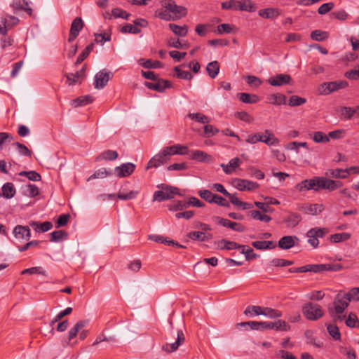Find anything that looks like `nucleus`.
I'll use <instances>...</instances> for the list:
<instances>
[{"instance_id":"cd10ccee","label":"nucleus","mask_w":359,"mask_h":359,"mask_svg":"<svg viewBox=\"0 0 359 359\" xmlns=\"http://www.w3.org/2000/svg\"><path fill=\"white\" fill-rule=\"evenodd\" d=\"M187 237L193 241H205L212 238V233H205L203 231H191Z\"/></svg>"},{"instance_id":"e433bc0d","label":"nucleus","mask_w":359,"mask_h":359,"mask_svg":"<svg viewBox=\"0 0 359 359\" xmlns=\"http://www.w3.org/2000/svg\"><path fill=\"white\" fill-rule=\"evenodd\" d=\"M15 194V189L13 183L6 182L2 187V194L3 196L6 198H11Z\"/></svg>"},{"instance_id":"f704fd0d","label":"nucleus","mask_w":359,"mask_h":359,"mask_svg":"<svg viewBox=\"0 0 359 359\" xmlns=\"http://www.w3.org/2000/svg\"><path fill=\"white\" fill-rule=\"evenodd\" d=\"M238 10L254 12L256 11V6L251 0L238 1Z\"/></svg>"},{"instance_id":"aec40b11","label":"nucleus","mask_w":359,"mask_h":359,"mask_svg":"<svg viewBox=\"0 0 359 359\" xmlns=\"http://www.w3.org/2000/svg\"><path fill=\"white\" fill-rule=\"evenodd\" d=\"M215 219L220 225L224 227L230 228L236 231L243 232L245 230V227L241 223L231 222V220L224 219L220 217H215Z\"/></svg>"},{"instance_id":"a19ab883","label":"nucleus","mask_w":359,"mask_h":359,"mask_svg":"<svg viewBox=\"0 0 359 359\" xmlns=\"http://www.w3.org/2000/svg\"><path fill=\"white\" fill-rule=\"evenodd\" d=\"M206 70L209 76L215 79L219 72V64L217 61H212L208 64Z\"/></svg>"},{"instance_id":"0e129e2a","label":"nucleus","mask_w":359,"mask_h":359,"mask_svg":"<svg viewBox=\"0 0 359 359\" xmlns=\"http://www.w3.org/2000/svg\"><path fill=\"white\" fill-rule=\"evenodd\" d=\"M263 135L260 133H256L249 135L245 139V142L249 144H256L259 142H263Z\"/></svg>"},{"instance_id":"39448f33","label":"nucleus","mask_w":359,"mask_h":359,"mask_svg":"<svg viewBox=\"0 0 359 359\" xmlns=\"http://www.w3.org/2000/svg\"><path fill=\"white\" fill-rule=\"evenodd\" d=\"M348 85L346 81L324 82L319 86L318 93L320 95H329L332 92L346 88Z\"/></svg>"},{"instance_id":"ea45409f","label":"nucleus","mask_w":359,"mask_h":359,"mask_svg":"<svg viewBox=\"0 0 359 359\" xmlns=\"http://www.w3.org/2000/svg\"><path fill=\"white\" fill-rule=\"evenodd\" d=\"M94 101V97L90 95H85V96H81L76 99H74L72 101V104L74 107H80V106H84L88 104L92 103Z\"/></svg>"},{"instance_id":"f03ea898","label":"nucleus","mask_w":359,"mask_h":359,"mask_svg":"<svg viewBox=\"0 0 359 359\" xmlns=\"http://www.w3.org/2000/svg\"><path fill=\"white\" fill-rule=\"evenodd\" d=\"M161 190L156 191L154 194L153 200L159 202L170 200L174 198L175 195L181 196L179 189L165 184H161L157 186Z\"/></svg>"},{"instance_id":"58836bf2","label":"nucleus","mask_w":359,"mask_h":359,"mask_svg":"<svg viewBox=\"0 0 359 359\" xmlns=\"http://www.w3.org/2000/svg\"><path fill=\"white\" fill-rule=\"evenodd\" d=\"M269 103L275 105L285 104L286 96L281 93L271 94L268 97Z\"/></svg>"},{"instance_id":"72a5a7b5","label":"nucleus","mask_w":359,"mask_h":359,"mask_svg":"<svg viewBox=\"0 0 359 359\" xmlns=\"http://www.w3.org/2000/svg\"><path fill=\"white\" fill-rule=\"evenodd\" d=\"M237 97H238L240 101L247 104H254L259 100V97L257 95L246 93H238Z\"/></svg>"},{"instance_id":"864d4df0","label":"nucleus","mask_w":359,"mask_h":359,"mask_svg":"<svg viewBox=\"0 0 359 359\" xmlns=\"http://www.w3.org/2000/svg\"><path fill=\"white\" fill-rule=\"evenodd\" d=\"M93 48V43H91L86 47V48L79 54L76 62L75 65L77 66L81 64L90 54Z\"/></svg>"},{"instance_id":"3c124183","label":"nucleus","mask_w":359,"mask_h":359,"mask_svg":"<svg viewBox=\"0 0 359 359\" xmlns=\"http://www.w3.org/2000/svg\"><path fill=\"white\" fill-rule=\"evenodd\" d=\"M180 148L178 146H176V144L170 147H164L162 151L164 154V156H166L168 161L170 159L171 156L175 155V154H182V152L178 151L177 149Z\"/></svg>"},{"instance_id":"dca6fc26","label":"nucleus","mask_w":359,"mask_h":359,"mask_svg":"<svg viewBox=\"0 0 359 359\" xmlns=\"http://www.w3.org/2000/svg\"><path fill=\"white\" fill-rule=\"evenodd\" d=\"M135 165L133 163H125L115 168L114 171L118 177L130 176L135 170Z\"/></svg>"},{"instance_id":"6e6d98bb","label":"nucleus","mask_w":359,"mask_h":359,"mask_svg":"<svg viewBox=\"0 0 359 359\" xmlns=\"http://www.w3.org/2000/svg\"><path fill=\"white\" fill-rule=\"evenodd\" d=\"M351 238V235L348 233H335L330 236V239L331 242L339 243L346 241Z\"/></svg>"},{"instance_id":"bb28decb","label":"nucleus","mask_w":359,"mask_h":359,"mask_svg":"<svg viewBox=\"0 0 359 359\" xmlns=\"http://www.w3.org/2000/svg\"><path fill=\"white\" fill-rule=\"evenodd\" d=\"M29 224L30 226L34 228L36 232H46L53 228V224L48 221L43 223H39L36 221H30Z\"/></svg>"},{"instance_id":"412c9836","label":"nucleus","mask_w":359,"mask_h":359,"mask_svg":"<svg viewBox=\"0 0 359 359\" xmlns=\"http://www.w3.org/2000/svg\"><path fill=\"white\" fill-rule=\"evenodd\" d=\"M86 65H84L81 70L77 71L76 73H67L65 76L67 79V83L69 86L75 85L77 81L80 79L86 78Z\"/></svg>"},{"instance_id":"9b49d317","label":"nucleus","mask_w":359,"mask_h":359,"mask_svg":"<svg viewBox=\"0 0 359 359\" xmlns=\"http://www.w3.org/2000/svg\"><path fill=\"white\" fill-rule=\"evenodd\" d=\"M292 82V77L290 74H278L271 76L267 79V83L272 86H282L290 84Z\"/></svg>"},{"instance_id":"f257e3e1","label":"nucleus","mask_w":359,"mask_h":359,"mask_svg":"<svg viewBox=\"0 0 359 359\" xmlns=\"http://www.w3.org/2000/svg\"><path fill=\"white\" fill-rule=\"evenodd\" d=\"M342 182L333 180L325 177H314L311 179L304 180L294 186V189L298 192L308 191L313 190L319 191L320 189H326L333 191L341 187Z\"/></svg>"},{"instance_id":"0eeeda50","label":"nucleus","mask_w":359,"mask_h":359,"mask_svg":"<svg viewBox=\"0 0 359 359\" xmlns=\"http://www.w3.org/2000/svg\"><path fill=\"white\" fill-rule=\"evenodd\" d=\"M112 76L113 73L105 69L98 72L95 76L94 88L95 89L104 88Z\"/></svg>"},{"instance_id":"bf43d9fd","label":"nucleus","mask_w":359,"mask_h":359,"mask_svg":"<svg viewBox=\"0 0 359 359\" xmlns=\"http://www.w3.org/2000/svg\"><path fill=\"white\" fill-rule=\"evenodd\" d=\"M306 102V99L297 95H292L290 97L288 105L290 107L301 106Z\"/></svg>"},{"instance_id":"09e8293b","label":"nucleus","mask_w":359,"mask_h":359,"mask_svg":"<svg viewBox=\"0 0 359 359\" xmlns=\"http://www.w3.org/2000/svg\"><path fill=\"white\" fill-rule=\"evenodd\" d=\"M187 116L191 120H194L201 123L206 124L210 121V119L209 117H208L207 116H205L201 113H189Z\"/></svg>"},{"instance_id":"393cba45","label":"nucleus","mask_w":359,"mask_h":359,"mask_svg":"<svg viewBox=\"0 0 359 359\" xmlns=\"http://www.w3.org/2000/svg\"><path fill=\"white\" fill-rule=\"evenodd\" d=\"M11 6L13 9L16 11H24L29 15H32V9L29 7L28 2L26 0H13Z\"/></svg>"},{"instance_id":"13d9d810","label":"nucleus","mask_w":359,"mask_h":359,"mask_svg":"<svg viewBox=\"0 0 359 359\" xmlns=\"http://www.w3.org/2000/svg\"><path fill=\"white\" fill-rule=\"evenodd\" d=\"M235 28V26L228 24V23H224L219 25L217 27V32L219 34H230L233 32V29Z\"/></svg>"},{"instance_id":"423d86ee","label":"nucleus","mask_w":359,"mask_h":359,"mask_svg":"<svg viewBox=\"0 0 359 359\" xmlns=\"http://www.w3.org/2000/svg\"><path fill=\"white\" fill-rule=\"evenodd\" d=\"M328 233V229L326 228H311L306 233L308 238V243L314 248H316L319 245L318 238H323Z\"/></svg>"},{"instance_id":"f3484780","label":"nucleus","mask_w":359,"mask_h":359,"mask_svg":"<svg viewBox=\"0 0 359 359\" xmlns=\"http://www.w3.org/2000/svg\"><path fill=\"white\" fill-rule=\"evenodd\" d=\"M287 215L283 219V223H284L287 227H295L302 219L301 215L297 212L287 211Z\"/></svg>"},{"instance_id":"c9c22d12","label":"nucleus","mask_w":359,"mask_h":359,"mask_svg":"<svg viewBox=\"0 0 359 359\" xmlns=\"http://www.w3.org/2000/svg\"><path fill=\"white\" fill-rule=\"evenodd\" d=\"M217 248L220 250H233V249H238L241 246H240L239 244L236 243L233 241H229L226 239H222L217 243Z\"/></svg>"},{"instance_id":"f8f14e48","label":"nucleus","mask_w":359,"mask_h":359,"mask_svg":"<svg viewBox=\"0 0 359 359\" xmlns=\"http://www.w3.org/2000/svg\"><path fill=\"white\" fill-rule=\"evenodd\" d=\"M83 22L81 18L76 17L73 20L68 38V41L69 43L73 42L79 36L80 31L83 29Z\"/></svg>"},{"instance_id":"a878e982","label":"nucleus","mask_w":359,"mask_h":359,"mask_svg":"<svg viewBox=\"0 0 359 359\" xmlns=\"http://www.w3.org/2000/svg\"><path fill=\"white\" fill-rule=\"evenodd\" d=\"M258 14L265 19H275L280 15V11L276 8H267L259 10Z\"/></svg>"},{"instance_id":"b1692460","label":"nucleus","mask_w":359,"mask_h":359,"mask_svg":"<svg viewBox=\"0 0 359 359\" xmlns=\"http://www.w3.org/2000/svg\"><path fill=\"white\" fill-rule=\"evenodd\" d=\"M190 158L203 163H211L212 161V157L210 155L201 150L192 151Z\"/></svg>"},{"instance_id":"4d7b16f0","label":"nucleus","mask_w":359,"mask_h":359,"mask_svg":"<svg viewBox=\"0 0 359 359\" xmlns=\"http://www.w3.org/2000/svg\"><path fill=\"white\" fill-rule=\"evenodd\" d=\"M20 176H25L27 177L29 180L34 181V182H38L40 181L41 179V177L39 173L36 172L34 170L30 171H22L19 173Z\"/></svg>"},{"instance_id":"2f4dec72","label":"nucleus","mask_w":359,"mask_h":359,"mask_svg":"<svg viewBox=\"0 0 359 359\" xmlns=\"http://www.w3.org/2000/svg\"><path fill=\"white\" fill-rule=\"evenodd\" d=\"M337 111L339 113L341 118L346 120L351 119L356 113L355 108L348 107H340L337 109Z\"/></svg>"},{"instance_id":"4468645a","label":"nucleus","mask_w":359,"mask_h":359,"mask_svg":"<svg viewBox=\"0 0 359 359\" xmlns=\"http://www.w3.org/2000/svg\"><path fill=\"white\" fill-rule=\"evenodd\" d=\"M233 185L240 191H252L259 187L257 182L243 179H235L233 181Z\"/></svg>"},{"instance_id":"5fc2aeb1","label":"nucleus","mask_w":359,"mask_h":359,"mask_svg":"<svg viewBox=\"0 0 359 359\" xmlns=\"http://www.w3.org/2000/svg\"><path fill=\"white\" fill-rule=\"evenodd\" d=\"M118 158V153L116 151L107 150L102 152L97 158V160H109L113 161Z\"/></svg>"},{"instance_id":"052dcab7","label":"nucleus","mask_w":359,"mask_h":359,"mask_svg":"<svg viewBox=\"0 0 359 359\" xmlns=\"http://www.w3.org/2000/svg\"><path fill=\"white\" fill-rule=\"evenodd\" d=\"M186 201H174L171 204L168 205L170 211L182 210L187 208Z\"/></svg>"},{"instance_id":"37998d69","label":"nucleus","mask_w":359,"mask_h":359,"mask_svg":"<svg viewBox=\"0 0 359 359\" xmlns=\"http://www.w3.org/2000/svg\"><path fill=\"white\" fill-rule=\"evenodd\" d=\"M50 236V241L51 242H59L65 240L68 236V233L63 230H58L52 232Z\"/></svg>"},{"instance_id":"c756f323","label":"nucleus","mask_w":359,"mask_h":359,"mask_svg":"<svg viewBox=\"0 0 359 359\" xmlns=\"http://www.w3.org/2000/svg\"><path fill=\"white\" fill-rule=\"evenodd\" d=\"M248 215L250 216L254 219L264 222L266 223L271 222L272 219L271 217L267 215L266 213L255 210L249 211L248 212Z\"/></svg>"},{"instance_id":"ddd939ff","label":"nucleus","mask_w":359,"mask_h":359,"mask_svg":"<svg viewBox=\"0 0 359 359\" xmlns=\"http://www.w3.org/2000/svg\"><path fill=\"white\" fill-rule=\"evenodd\" d=\"M185 340L184 334L181 330H177V339L173 343H167L162 346V349L167 353L175 351L178 347L184 343Z\"/></svg>"},{"instance_id":"774afa93","label":"nucleus","mask_w":359,"mask_h":359,"mask_svg":"<svg viewBox=\"0 0 359 359\" xmlns=\"http://www.w3.org/2000/svg\"><path fill=\"white\" fill-rule=\"evenodd\" d=\"M346 294L350 299V302L351 301L359 302V287L351 289Z\"/></svg>"},{"instance_id":"de8ad7c7","label":"nucleus","mask_w":359,"mask_h":359,"mask_svg":"<svg viewBox=\"0 0 359 359\" xmlns=\"http://www.w3.org/2000/svg\"><path fill=\"white\" fill-rule=\"evenodd\" d=\"M329 37V34L327 32L321 30H314L311 33V38L317 41H323Z\"/></svg>"},{"instance_id":"a211bd4d","label":"nucleus","mask_w":359,"mask_h":359,"mask_svg":"<svg viewBox=\"0 0 359 359\" xmlns=\"http://www.w3.org/2000/svg\"><path fill=\"white\" fill-rule=\"evenodd\" d=\"M299 241L296 236H285L278 241V247L283 250H288L294 247Z\"/></svg>"},{"instance_id":"338daca9","label":"nucleus","mask_w":359,"mask_h":359,"mask_svg":"<svg viewBox=\"0 0 359 359\" xmlns=\"http://www.w3.org/2000/svg\"><path fill=\"white\" fill-rule=\"evenodd\" d=\"M13 146L17 148L21 155L29 157L32 156V151L25 144L20 142H15L13 143Z\"/></svg>"},{"instance_id":"603ef678","label":"nucleus","mask_w":359,"mask_h":359,"mask_svg":"<svg viewBox=\"0 0 359 359\" xmlns=\"http://www.w3.org/2000/svg\"><path fill=\"white\" fill-rule=\"evenodd\" d=\"M327 330L329 334L334 339V340H340L341 339V334L339 330V327L334 324H329L327 325Z\"/></svg>"},{"instance_id":"9d476101","label":"nucleus","mask_w":359,"mask_h":359,"mask_svg":"<svg viewBox=\"0 0 359 359\" xmlns=\"http://www.w3.org/2000/svg\"><path fill=\"white\" fill-rule=\"evenodd\" d=\"M88 323V320H79L78 321L74 327H72L69 332H68V337L67 339H64L62 341V345L63 346H72L74 344H71V341L74 339L76 335L78 334L79 332L86 326V325Z\"/></svg>"},{"instance_id":"1a4fd4ad","label":"nucleus","mask_w":359,"mask_h":359,"mask_svg":"<svg viewBox=\"0 0 359 359\" xmlns=\"http://www.w3.org/2000/svg\"><path fill=\"white\" fill-rule=\"evenodd\" d=\"M350 299L346 297V293L339 292L337 294L333 302L334 311L339 313H344L346 309L348 306Z\"/></svg>"},{"instance_id":"7c9ffc66","label":"nucleus","mask_w":359,"mask_h":359,"mask_svg":"<svg viewBox=\"0 0 359 359\" xmlns=\"http://www.w3.org/2000/svg\"><path fill=\"white\" fill-rule=\"evenodd\" d=\"M325 177H332L336 179H346L347 178V175L345 173V169H329L325 173Z\"/></svg>"},{"instance_id":"49530a36","label":"nucleus","mask_w":359,"mask_h":359,"mask_svg":"<svg viewBox=\"0 0 359 359\" xmlns=\"http://www.w3.org/2000/svg\"><path fill=\"white\" fill-rule=\"evenodd\" d=\"M326 271L325 264L305 265L306 272L322 273Z\"/></svg>"},{"instance_id":"680f3d73","label":"nucleus","mask_w":359,"mask_h":359,"mask_svg":"<svg viewBox=\"0 0 359 359\" xmlns=\"http://www.w3.org/2000/svg\"><path fill=\"white\" fill-rule=\"evenodd\" d=\"M312 139L316 143H325L330 141L329 137L320 131L315 132Z\"/></svg>"},{"instance_id":"79ce46f5","label":"nucleus","mask_w":359,"mask_h":359,"mask_svg":"<svg viewBox=\"0 0 359 359\" xmlns=\"http://www.w3.org/2000/svg\"><path fill=\"white\" fill-rule=\"evenodd\" d=\"M345 324L351 328L359 327V319L356 314L351 312L345 319Z\"/></svg>"},{"instance_id":"c03bdc74","label":"nucleus","mask_w":359,"mask_h":359,"mask_svg":"<svg viewBox=\"0 0 359 359\" xmlns=\"http://www.w3.org/2000/svg\"><path fill=\"white\" fill-rule=\"evenodd\" d=\"M262 315L268 316L270 318H278L282 316V312L269 307H263Z\"/></svg>"},{"instance_id":"e2e57ef3","label":"nucleus","mask_w":359,"mask_h":359,"mask_svg":"<svg viewBox=\"0 0 359 359\" xmlns=\"http://www.w3.org/2000/svg\"><path fill=\"white\" fill-rule=\"evenodd\" d=\"M21 273L22 275H24V274H35V273H38V274H41V275L44 276H47L46 271L45 270H43L40 266H34V267H31V268H29V269H24L21 272Z\"/></svg>"},{"instance_id":"69168bd1","label":"nucleus","mask_w":359,"mask_h":359,"mask_svg":"<svg viewBox=\"0 0 359 359\" xmlns=\"http://www.w3.org/2000/svg\"><path fill=\"white\" fill-rule=\"evenodd\" d=\"M121 32L123 34H139L141 32V29L134 25L127 24L121 27Z\"/></svg>"},{"instance_id":"20e7f679","label":"nucleus","mask_w":359,"mask_h":359,"mask_svg":"<svg viewBox=\"0 0 359 359\" xmlns=\"http://www.w3.org/2000/svg\"><path fill=\"white\" fill-rule=\"evenodd\" d=\"M161 5L168 11L172 18V20L180 19L187 13L186 8L177 5L173 0H163L161 1Z\"/></svg>"},{"instance_id":"6ab92c4d","label":"nucleus","mask_w":359,"mask_h":359,"mask_svg":"<svg viewBox=\"0 0 359 359\" xmlns=\"http://www.w3.org/2000/svg\"><path fill=\"white\" fill-rule=\"evenodd\" d=\"M168 162V158L166 156H164V154L163 151L161 150L158 154L154 156L148 162L146 170H149L151 168H158L161 166V165H163Z\"/></svg>"},{"instance_id":"4be33fe9","label":"nucleus","mask_w":359,"mask_h":359,"mask_svg":"<svg viewBox=\"0 0 359 359\" xmlns=\"http://www.w3.org/2000/svg\"><path fill=\"white\" fill-rule=\"evenodd\" d=\"M290 326L284 320H278L276 322H263L264 330H272L287 331Z\"/></svg>"},{"instance_id":"2eb2a0df","label":"nucleus","mask_w":359,"mask_h":359,"mask_svg":"<svg viewBox=\"0 0 359 359\" xmlns=\"http://www.w3.org/2000/svg\"><path fill=\"white\" fill-rule=\"evenodd\" d=\"M144 86L149 89L154 90L160 93L163 92L166 88H171L172 87L171 83L168 80L158 79L156 82L151 83L146 81Z\"/></svg>"},{"instance_id":"8fccbe9b","label":"nucleus","mask_w":359,"mask_h":359,"mask_svg":"<svg viewBox=\"0 0 359 359\" xmlns=\"http://www.w3.org/2000/svg\"><path fill=\"white\" fill-rule=\"evenodd\" d=\"M112 175V171L111 170H107L106 168H102L97 170H96L92 175H90L88 179V181H90L91 180H93V179H96V178H104L109 175Z\"/></svg>"},{"instance_id":"c85d7f7f","label":"nucleus","mask_w":359,"mask_h":359,"mask_svg":"<svg viewBox=\"0 0 359 359\" xmlns=\"http://www.w3.org/2000/svg\"><path fill=\"white\" fill-rule=\"evenodd\" d=\"M241 163L239 158L236 157L232 158L228 164H221V167L223 168L224 172L227 174H231L236 168H237Z\"/></svg>"},{"instance_id":"473e14b6","label":"nucleus","mask_w":359,"mask_h":359,"mask_svg":"<svg viewBox=\"0 0 359 359\" xmlns=\"http://www.w3.org/2000/svg\"><path fill=\"white\" fill-rule=\"evenodd\" d=\"M263 136V142L269 146L276 145L280 142L279 140L275 137L270 130H265Z\"/></svg>"},{"instance_id":"4c0bfd02","label":"nucleus","mask_w":359,"mask_h":359,"mask_svg":"<svg viewBox=\"0 0 359 359\" xmlns=\"http://www.w3.org/2000/svg\"><path fill=\"white\" fill-rule=\"evenodd\" d=\"M169 29L179 36H185L188 32V27L187 25L180 26L176 24L170 23L168 25Z\"/></svg>"},{"instance_id":"6e6552de","label":"nucleus","mask_w":359,"mask_h":359,"mask_svg":"<svg viewBox=\"0 0 359 359\" xmlns=\"http://www.w3.org/2000/svg\"><path fill=\"white\" fill-rule=\"evenodd\" d=\"M297 210L303 212L304 214L310 215H318L324 210L323 204L313 203H298L297 204Z\"/></svg>"},{"instance_id":"5701e85b","label":"nucleus","mask_w":359,"mask_h":359,"mask_svg":"<svg viewBox=\"0 0 359 359\" xmlns=\"http://www.w3.org/2000/svg\"><path fill=\"white\" fill-rule=\"evenodd\" d=\"M13 233L15 237L18 239L28 241L31 237L30 229L27 226H16L14 228Z\"/></svg>"},{"instance_id":"a18cd8bd","label":"nucleus","mask_w":359,"mask_h":359,"mask_svg":"<svg viewBox=\"0 0 359 359\" xmlns=\"http://www.w3.org/2000/svg\"><path fill=\"white\" fill-rule=\"evenodd\" d=\"M174 76L178 79L191 80L193 78L192 74L189 72L182 70L179 66L174 67Z\"/></svg>"},{"instance_id":"7ed1b4c3","label":"nucleus","mask_w":359,"mask_h":359,"mask_svg":"<svg viewBox=\"0 0 359 359\" xmlns=\"http://www.w3.org/2000/svg\"><path fill=\"white\" fill-rule=\"evenodd\" d=\"M302 313L304 317L309 320L316 321L321 318L324 316L322 307L314 303H306L302 307Z\"/></svg>"}]
</instances>
